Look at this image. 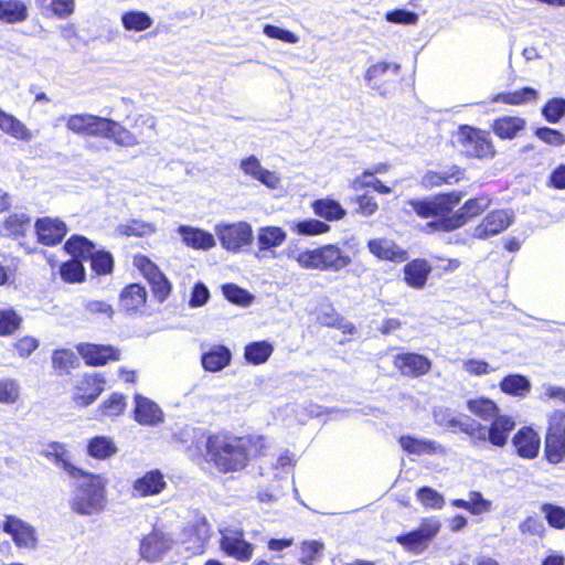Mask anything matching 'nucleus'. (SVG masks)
<instances>
[{
	"mask_svg": "<svg viewBox=\"0 0 565 565\" xmlns=\"http://www.w3.org/2000/svg\"><path fill=\"white\" fill-rule=\"evenodd\" d=\"M456 135L466 158L489 160L495 157L497 149L488 130L463 124L458 126Z\"/></svg>",
	"mask_w": 565,
	"mask_h": 565,
	"instance_id": "obj_7",
	"label": "nucleus"
},
{
	"mask_svg": "<svg viewBox=\"0 0 565 565\" xmlns=\"http://www.w3.org/2000/svg\"><path fill=\"white\" fill-rule=\"evenodd\" d=\"M499 387L507 395L524 397L531 391V383L525 375L509 374L501 379Z\"/></svg>",
	"mask_w": 565,
	"mask_h": 565,
	"instance_id": "obj_44",
	"label": "nucleus"
},
{
	"mask_svg": "<svg viewBox=\"0 0 565 565\" xmlns=\"http://www.w3.org/2000/svg\"><path fill=\"white\" fill-rule=\"evenodd\" d=\"M539 99V90L531 86H523L515 90L499 92L490 97V102L493 104H503L512 107L534 104Z\"/></svg>",
	"mask_w": 565,
	"mask_h": 565,
	"instance_id": "obj_29",
	"label": "nucleus"
},
{
	"mask_svg": "<svg viewBox=\"0 0 565 565\" xmlns=\"http://www.w3.org/2000/svg\"><path fill=\"white\" fill-rule=\"evenodd\" d=\"M154 127L150 117L139 115L130 125V129L120 122L107 118L104 139L111 140L121 148H131L143 143Z\"/></svg>",
	"mask_w": 565,
	"mask_h": 565,
	"instance_id": "obj_6",
	"label": "nucleus"
},
{
	"mask_svg": "<svg viewBox=\"0 0 565 565\" xmlns=\"http://www.w3.org/2000/svg\"><path fill=\"white\" fill-rule=\"evenodd\" d=\"M386 21L395 24H416L418 14L406 9H394L385 13Z\"/></svg>",
	"mask_w": 565,
	"mask_h": 565,
	"instance_id": "obj_64",
	"label": "nucleus"
},
{
	"mask_svg": "<svg viewBox=\"0 0 565 565\" xmlns=\"http://www.w3.org/2000/svg\"><path fill=\"white\" fill-rule=\"evenodd\" d=\"M287 238L286 232L279 226L260 227L257 235L259 252L280 246Z\"/></svg>",
	"mask_w": 565,
	"mask_h": 565,
	"instance_id": "obj_48",
	"label": "nucleus"
},
{
	"mask_svg": "<svg viewBox=\"0 0 565 565\" xmlns=\"http://www.w3.org/2000/svg\"><path fill=\"white\" fill-rule=\"evenodd\" d=\"M76 351L85 365L90 367L105 366L121 360V350L113 344L81 342L76 345Z\"/></svg>",
	"mask_w": 565,
	"mask_h": 565,
	"instance_id": "obj_16",
	"label": "nucleus"
},
{
	"mask_svg": "<svg viewBox=\"0 0 565 565\" xmlns=\"http://www.w3.org/2000/svg\"><path fill=\"white\" fill-rule=\"evenodd\" d=\"M29 18V8L23 0H0V21L8 24L22 23Z\"/></svg>",
	"mask_w": 565,
	"mask_h": 565,
	"instance_id": "obj_37",
	"label": "nucleus"
},
{
	"mask_svg": "<svg viewBox=\"0 0 565 565\" xmlns=\"http://www.w3.org/2000/svg\"><path fill=\"white\" fill-rule=\"evenodd\" d=\"M90 268L97 276H107L114 271L115 260L110 252L95 250L89 259Z\"/></svg>",
	"mask_w": 565,
	"mask_h": 565,
	"instance_id": "obj_53",
	"label": "nucleus"
},
{
	"mask_svg": "<svg viewBox=\"0 0 565 565\" xmlns=\"http://www.w3.org/2000/svg\"><path fill=\"white\" fill-rule=\"evenodd\" d=\"M430 271L431 266L426 259H413L404 266V281L412 288L420 289L426 285Z\"/></svg>",
	"mask_w": 565,
	"mask_h": 565,
	"instance_id": "obj_32",
	"label": "nucleus"
},
{
	"mask_svg": "<svg viewBox=\"0 0 565 565\" xmlns=\"http://www.w3.org/2000/svg\"><path fill=\"white\" fill-rule=\"evenodd\" d=\"M388 169H390L388 163H385V162L376 163L372 168L365 169L359 175H356L353 179L351 186L354 190H363L366 188H372L375 192H377L380 194H390L392 192V188L384 184L381 180L374 178L372 180V182H366L367 178H372L375 174H383V173L387 172Z\"/></svg>",
	"mask_w": 565,
	"mask_h": 565,
	"instance_id": "obj_31",
	"label": "nucleus"
},
{
	"mask_svg": "<svg viewBox=\"0 0 565 565\" xmlns=\"http://www.w3.org/2000/svg\"><path fill=\"white\" fill-rule=\"evenodd\" d=\"M173 545L172 536L160 526L152 529L141 536L139 542V555L149 563H156L171 550Z\"/></svg>",
	"mask_w": 565,
	"mask_h": 565,
	"instance_id": "obj_11",
	"label": "nucleus"
},
{
	"mask_svg": "<svg viewBox=\"0 0 565 565\" xmlns=\"http://www.w3.org/2000/svg\"><path fill=\"white\" fill-rule=\"evenodd\" d=\"M3 531L12 537L19 548H34L36 546L38 540L34 529L14 515L6 516Z\"/></svg>",
	"mask_w": 565,
	"mask_h": 565,
	"instance_id": "obj_24",
	"label": "nucleus"
},
{
	"mask_svg": "<svg viewBox=\"0 0 565 565\" xmlns=\"http://www.w3.org/2000/svg\"><path fill=\"white\" fill-rule=\"evenodd\" d=\"M127 407V398L122 393L114 392L97 407L98 419L114 418L122 415Z\"/></svg>",
	"mask_w": 565,
	"mask_h": 565,
	"instance_id": "obj_40",
	"label": "nucleus"
},
{
	"mask_svg": "<svg viewBox=\"0 0 565 565\" xmlns=\"http://www.w3.org/2000/svg\"><path fill=\"white\" fill-rule=\"evenodd\" d=\"M107 118L88 113L73 114L66 118L65 126L79 137L104 139Z\"/></svg>",
	"mask_w": 565,
	"mask_h": 565,
	"instance_id": "obj_14",
	"label": "nucleus"
},
{
	"mask_svg": "<svg viewBox=\"0 0 565 565\" xmlns=\"http://www.w3.org/2000/svg\"><path fill=\"white\" fill-rule=\"evenodd\" d=\"M463 193L460 191H450L436 194L433 199H414L407 204L420 218L427 220L437 217L444 220L450 216L454 206L460 203Z\"/></svg>",
	"mask_w": 565,
	"mask_h": 565,
	"instance_id": "obj_9",
	"label": "nucleus"
},
{
	"mask_svg": "<svg viewBox=\"0 0 565 565\" xmlns=\"http://www.w3.org/2000/svg\"><path fill=\"white\" fill-rule=\"evenodd\" d=\"M147 302V289L139 282L126 285L118 297L119 309L127 316L141 315L146 309Z\"/></svg>",
	"mask_w": 565,
	"mask_h": 565,
	"instance_id": "obj_19",
	"label": "nucleus"
},
{
	"mask_svg": "<svg viewBox=\"0 0 565 565\" xmlns=\"http://www.w3.org/2000/svg\"><path fill=\"white\" fill-rule=\"evenodd\" d=\"M40 347V341L33 335L18 338L13 344V351L20 359H29Z\"/></svg>",
	"mask_w": 565,
	"mask_h": 565,
	"instance_id": "obj_61",
	"label": "nucleus"
},
{
	"mask_svg": "<svg viewBox=\"0 0 565 565\" xmlns=\"http://www.w3.org/2000/svg\"><path fill=\"white\" fill-rule=\"evenodd\" d=\"M60 276L64 282L82 284L86 279V270L79 259H68L60 265Z\"/></svg>",
	"mask_w": 565,
	"mask_h": 565,
	"instance_id": "obj_51",
	"label": "nucleus"
},
{
	"mask_svg": "<svg viewBox=\"0 0 565 565\" xmlns=\"http://www.w3.org/2000/svg\"><path fill=\"white\" fill-rule=\"evenodd\" d=\"M34 231L39 244L53 247L63 242L68 228L60 217L42 216L35 220Z\"/></svg>",
	"mask_w": 565,
	"mask_h": 565,
	"instance_id": "obj_18",
	"label": "nucleus"
},
{
	"mask_svg": "<svg viewBox=\"0 0 565 565\" xmlns=\"http://www.w3.org/2000/svg\"><path fill=\"white\" fill-rule=\"evenodd\" d=\"M222 292L230 302L238 306H248L253 300L252 295L246 289L232 282L224 284Z\"/></svg>",
	"mask_w": 565,
	"mask_h": 565,
	"instance_id": "obj_59",
	"label": "nucleus"
},
{
	"mask_svg": "<svg viewBox=\"0 0 565 565\" xmlns=\"http://www.w3.org/2000/svg\"><path fill=\"white\" fill-rule=\"evenodd\" d=\"M52 367L57 375L70 374L72 370L78 367L79 362L76 354L71 349H56L51 355Z\"/></svg>",
	"mask_w": 565,
	"mask_h": 565,
	"instance_id": "obj_45",
	"label": "nucleus"
},
{
	"mask_svg": "<svg viewBox=\"0 0 565 565\" xmlns=\"http://www.w3.org/2000/svg\"><path fill=\"white\" fill-rule=\"evenodd\" d=\"M540 510L550 527L555 530L565 529V508L554 503H543Z\"/></svg>",
	"mask_w": 565,
	"mask_h": 565,
	"instance_id": "obj_57",
	"label": "nucleus"
},
{
	"mask_svg": "<svg viewBox=\"0 0 565 565\" xmlns=\"http://www.w3.org/2000/svg\"><path fill=\"white\" fill-rule=\"evenodd\" d=\"M274 347L266 340L248 343L244 349V358L252 365H260L268 361Z\"/></svg>",
	"mask_w": 565,
	"mask_h": 565,
	"instance_id": "obj_46",
	"label": "nucleus"
},
{
	"mask_svg": "<svg viewBox=\"0 0 565 565\" xmlns=\"http://www.w3.org/2000/svg\"><path fill=\"white\" fill-rule=\"evenodd\" d=\"M449 424L452 427H458L461 433L471 438L500 448L508 444L509 437L516 426L514 418L503 413L492 418L488 427L476 420L462 423L458 419H451Z\"/></svg>",
	"mask_w": 565,
	"mask_h": 565,
	"instance_id": "obj_3",
	"label": "nucleus"
},
{
	"mask_svg": "<svg viewBox=\"0 0 565 565\" xmlns=\"http://www.w3.org/2000/svg\"><path fill=\"white\" fill-rule=\"evenodd\" d=\"M131 488L135 497H153L167 488V481L160 469H152L137 478Z\"/></svg>",
	"mask_w": 565,
	"mask_h": 565,
	"instance_id": "obj_27",
	"label": "nucleus"
},
{
	"mask_svg": "<svg viewBox=\"0 0 565 565\" xmlns=\"http://www.w3.org/2000/svg\"><path fill=\"white\" fill-rule=\"evenodd\" d=\"M216 235L223 248L237 253L253 242V230L247 222L224 224L216 227Z\"/></svg>",
	"mask_w": 565,
	"mask_h": 565,
	"instance_id": "obj_13",
	"label": "nucleus"
},
{
	"mask_svg": "<svg viewBox=\"0 0 565 565\" xmlns=\"http://www.w3.org/2000/svg\"><path fill=\"white\" fill-rule=\"evenodd\" d=\"M220 547L226 555L239 562H248L254 553V545L244 539L243 532L222 535Z\"/></svg>",
	"mask_w": 565,
	"mask_h": 565,
	"instance_id": "obj_28",
	"label": "nucleus"
},
{
	"mask_svg": "<svg viewBox=\"0 0 565 565\" xmlns=\"http://www.w3.org/2000/svg\"><path fill=\"white\" fill-rule=\"evenodd\" d=\"M511 223L512 218L505 211L493 210L475 226L472 236L487 239L505 231Z\"/></svg>",
	"mask_w": 565,
	"mask_h": 565,
	"instance_id": "obj_22",
	"label": "nucleus"
},
{
	"mask_svg": "<svg viewBox=\"0 0 565 565\" xmlns=\"http://www.w3.org/2000/svg\"><path fill=\"white\" fill-rule=\"evenodd\" d=\"M132 264L147 280L153 298L160 303L164 302L171 295L172 284L158 265L141 254L134 256Z\"/></svg>",
	"mask_w": 565,
	"mask_h": 565,
	"instance_id": "obj_10",
	"label": "nucleus"
},
{
	"mask_svg": "<svg viewBox=\"0 0 565 565\" xmlns=\"http://www.w3.org/2000/svg\"><path fill=\"white\" fill-rule=\"evenodd\" d=\"M134 401V419L138 424L143 426H153L162 422V411L154 402L140 394H135Z\"/></svg>",
	"mask_w": 565,
	"mask_h": 565,
	"instance_id": "obj_30",
	"label": "nucleus"
},
{
	"mask_svg": "<svg viewBox=\"0 0 565 565\" xmlns=\"http://www.w3.org/2000/svg\"><path fill=\"white\" fill-rule=\"evenodd\" d=\"M122 28L126 31L142 32L150 29L153 24L152 18L145 11L129 10L121 14Z\"/></svg>",
	"mask_w": 565,
	"mask_h": 565,
	"instance_id": "obj_47",
	"label": "nucleus"
},
{
	"mask_svg": "<svg viewBox=\"0 0 565 565\" xmlns=\"http://www.w3.org/2000/svg\"><path fill=\"white\" fill-rule=\"evenodd\" d=\"M466 180V169L452 164L446 170H427L420 178L419 184L425 190H433L435 188L451 186Z\"/></svg>",
	"mask_w": 565,
	"mask_h": 565,
	"instance_id": "obj_20",
	"label": "nucleus"
},
{
	"mask_svg": "<svg viewBox=\"0 0 565 565\" xmlns=\"http://www.w3.org/2000/svg\"><path fill=\"white\" fill-rule=\"evenodd\" d=\"M544 459L552 465L565 459V411L554 409L547 415L544 436Z\"/></svg>",
	"mask_w": 565,
	"mask_h": 565,
	"instance_id": "obj_8",
	"label": "nucleus"
},
{
	"mask_svg": "<svg viewBox=\"0 0 565 565\" xmlns=\"http://www.w3.org/2000/svg\"><path fill=\"white\" fill-rule=\"evenodd\" d=\"M439 530V521L426 518L422 520L418 529L396 536V542L408 551H423L428 542L437 535Z\"/></svg>",
	"mask_w": 565,
	"mask_h": 565,
	"instance_id": "obj_17",
	"label": "nucleus"
},
{
	"mask_svg": "<svg viewBox=\"0 0 565 565\" xmlns=\"http://www.w3.org/2000/svg\"><path fill=\"white\" fill-rule=\"evenodd\" d=\"M71 478L83 480L75 486L70 501L71 510L79 515H90L103 511L106 505V479L102 475L84 469Z\"/></svg>",
	"mask_w": 565,
	"mask_h": 565,
	"instance_id": "obj_2",
	"label": "nucleus"
},
{
	"mask_svg": "<svg viewBox=\"0 0 565 565\" xmlns=\"http://www.w3.org/2000/svg\"><path fill=\"white\" fill-rule=\"evenodd\" d=\"M301 268L321 271H340L351 264V257L338 245L327 244L313 249H305L296 256Z\"/></svg>",
	"mask_w": 565,
	"mask_h": 565,
	"instance_id": "obj_4",
	"label": "nucleus"
},
{
	"mask_svg": "<svg viewBox=\"0 0 565 565\" xmlns=\"http://www.w3.org/2000/svg\"><path fill=\"white\" fill-rule=\"evenodd\" d=\"M117 452L114 441L105 436H95L88 440L87 454L98 460L110 458Z\"/></svg>",
	"mask_w": 565,
	"mask_h": 565,
	"instance_id": "obj_50",
	"label": "nucleus"
},
{
	"mask_svg": "<svg viewBox=\"0 0 565 565\" xmlns=\"http://www.w3.org/2000/svg\"><path fill=\"white\" fill-rule=\"evenodd\" d=\"M0 131L20 141L28 142L32 139L31 131L20 119H18L12 114L4 111L1 108Z\"/></svg>",
	"mask_w": 565,
	"mask_h": 565,
	"instance_id": "obj_38",
	"label": "nucleus"
},
{
	"mask_svg": "<svg viewBox=\"0 0 565 565\" xmlns=\"http://www.w3.org/2000/svg\"><path fill=\"white\" fill-rule=\"evenodd\" d=\"M118 231L121 235L128 237H143L153 234L156 232V227L151 223L131 218L127 221L125 224L119 225Z\"/></svg>",
	"mask_w": 565,
	"mask_h": 565,
	"instance_id": "obj_55",
	"label": "nucleus"
},
{
	"mask_svg": "<svg viewBox=\"0 0 565 565\" xmlns=\"http://www.w3.org/2000/svg\"><path fill=\"white\" fill-rule=\"evenodd\" d=\"M232 354L225 345H213L201 356L202 366L207 372H218L231 363Z\"/></svg>",
	"mask_w": 565,
	"mask_h": 565,
	"instance_id": "obj_34",
	"label": "nucleus"
},
{
	"mask_svg": "<svg viewBox=\"0 0 565 565\" xmlns=\"http://www.w3.org/2000/svg\"><path fill=\"white\" fill-rule=\"evenodd\" d=\"M31 227V217L25 213H11L1 224V230L7 237L22 238Z\"/></svg>",
	"mask_w": 565,
	"mask_h": 565,
	"instance_id": "obj_39",
	"label": "nucleus"
},
{
	"mask_svg": "<svg viewBox=\"0 0 565 565\" xmlns=\"http://www.w3.org/2000/svg\"><path fill=\"white\" fill-rule=\"evenodd\" d=\"M40 10L58 19H66L75 11V0H35Z\"/></svg>",
	"mask_w": 565,
	"mask_h": 565,
	"instance_id": "obj_49",
	"label": "nucleus"
},
{
	"mask_svg": "<svg viewBox=\"0 0 565 565\" xmlns=\"http://www.w3.org/2000/svg\"><path fill=\"white\" fill-rule=\"evenodd\" d=\"M63 248L73 259H79L81 263L89 260L96 250L94 242L79 234L71 235L65 241Z\"/></svg>",
	"mask_w": 565,
	"mask_h": 565,
	"instance_id": "obj_33",
	"label": "nucleus"
},
{
	"mask_svg": "<svg viewBox=\"0 0 565 565\" xmlns=\"http://www.w3.org/2000/svg\"><path fill=\"white\" fill-rule=\"evenodd\" d=\"M106 379L99 372L84 373L73 388V402L79 407L92 405L104 392Z\"/></svg>",
	"mask_w": 565,
	"mask_h": 565,
	"instance_id": "obj_15",
	"label": "nucleus"
},
{
	"mask_svg": "<svg viewBox=\"0 0 565 565\" xmlns=\"http://www.w3.org/2000/svg\"><path fill=\"white\" fill-rule=\"evenodd\" d=\"M204 446L206 462L224 475L245 469L252 459L265 456L268 449L262 435L235 436L224 430L209 434Z\"/></svg>",
	"mask_w": 565,
	"mask_h": 565,
	"instance_id": "obj_1",
	"label": "nucleus"
},
{
	"mask_svg": "<svg viewBox=\"0 0 565 565\" xmlns=\"http://www.w3.org/2000/svg\"><path fill=\"white\" fill-rule=\"evenodd\" d=\"M399 74L401 64L380 61L366 68L364 79L372 89L385 95L399 81Z\"/></svg>",
	"mask_w": 565,
	"mask_h": 565,
	"instance_id": "obj_12",
	"label": "nucleus"
},
{
	"mask_svg": "<svg viewBox=\"0 0 565 565\" xmlns=\"http://www.w3.org/2000/svg\"><path fill=\"white\" fill-rule=\"evenodd\" d=\"M467 408L476 417L488 422L501 413L499 405L486 396L475 397L467 401Z\"/></svg>",
	"mask_w": 565,
	"mask_h": 565,
	"instance_id": "obj_43",
	"label": "nucleus"
},
{
	"mask_svg": "<svg viewBox=\"0 0 565 565\" xmlns=\"http://www.w3.org/2000/svg\"><path fill=\"white\" fill-rule=\"evenodd\" d=\"M290 228L294 233L302 236H316L330 231V226L326 222L316 218L296 222Z\"/></svg>",
	"mask_w": 565,
	"mask_h": 565,
	"instance_id": "obj_54",
	"label": "nucleus"
},
{
	"mask_svg": "<svg viewBox=\"0 0 565 565\" xmlns=\"http://www.w3.org/2000/svg\"><path fill=\"white\" fill-rule=\"evenodd\" d=\"M511 443L515 454L523 459H534L539 456L541 438L531 426H522L513 435Z\"/></svg>",
	"mask_w": 565,
	"mask_h": 565,
	"instance_id": "obj_23",
	"label": "nucleus"
},
{
	"mask_svg": "<svg viewBox=\"0 0 565 565\" xmlns=\"http://www.w3.org/2000/svg\"><path fill=\"white\" fill-rule=\"evenodd\" d=\"M20 398V385L17 380H0V404H15Z\"/></svg>",
	"mask_w": 565,
	"mask_h": 565,
	"instance_id": "obj_62",
	"label": "nucleus"
},
{
	"mask_svg": "<svg viewBox=\"0 0 565 565\" xmlns=\"http://www.w3.org/2000/svg\"><path fill=\"white\" fill-rule=\"evenodd\" d=\"M313 213L327 222L340 221L345 217L347 211L332 198L317 199L311 203Z\"/></svg>",
	"mask_w": 565,
	"mask_h": 565,
	"instance_id": "obj_35",
	"label": "nucleus"
},
{
	"mask_svg": "<svg viewBox=\"0 0 565 565\" xmlns=\"http://www.w3.org/2000/svg\"><path fill=\"white\" fill-rule=\"evenodd\" d=\"M398 444L405 452L416 456L434 455L439 449L438 444L434 440L418 439L409 435L399 436Z\"/></svg>",
	"mask_w": 565,
	"mask_h": 565,
	"instance_id": "obj_41",
	"label": "nucleus"
},
{
	"mask_svg": "<svg viewBox=\"0 0 565 565\" xmlns=\"http://www.w3.org/2000/svg\"><path fill=\"white\" fill-rule=\"evenodd\" d=\"M543 118L550 124H557L565 116V98L553 97L541 108Z\"/></svg>",
	"mask_w": 565,
	"mask_h": 565,
	"instance_id": "obj_56",
	"label": "nucleus"
},
{
	"mask_svg": "<svg viewBox=\"0 0 565 565\" xmlns=\"http://www.w3.org/2000/svg\"><path fill=\"white\" fill-rule=\"evenodd\" d=\"M534 136L542 142L552 147H561L565 145V135L558 129L546 126L539 127L535 129Z\"/></svg>",
	"mask_w": 565,
	"mask_h": 565,
	"instance_id": "obj_63",
	"label": "nucleus"
},
{
	"mask_svg": "<svg viewBox=\"0 0 565 565\" xmlns=\"http://www.w3.org/2000/svg\"><path fill=\"white\" fill-rule=\"evenodd\" d=\"M22 323L23 318L14 308L0 309V337L15 334Z\"/></svg>",
	"mask_w": 565,
	"mask_h": 565,
	"instance_id": "obj_52",
	"label": "nucleus"
},
{
	"mask_svg": "<svg viewBox=\"0 0 565 565\" xmlns=\"http://www.w3.org/2000/svg\"><path fill=\"white\" fill-rule=\"evenodd\" d=\"M526 119L515 115H503L492 120L490 129L500 140L519 138L526 129Z\"/></svg>",
	"mask_w": 565,
	"mask_h": 565,
	"instance_id": "obj_25",
	"label": "nucleus"
},
{
	"mask_svg": "<svg viewBox=\"0 0 565 565\" xmlns=\"http://www.w3.org/2000/svg\"><path fill=\"white\" fill-rule=\"evenodd\" d=\"M179 233L184 244L191 248L210 249L215 245L213 235L206 231L182 225Z\"/></svg>",
	"mask_w": 565,
	"mask_h": 565,
	"instance_id": "obj_36",
	"label": "nucleus"
},
{
	"mask_svg": "<svg viewBox=\"0 0 565 565\" xmlns=\"http://www.w3.org/2000/svg\"><path fill=\"white\" fill-rule=\"evenodd\" d=\"M323 548L324 544L319 540L302 541L300 543L299 562L302 565H313V562L320 556Z\"/></svg>",
	"mask_w": 565,
	"mask_h": 565,
	"instance_id": "obj_58",
	"label": "nucleus"
},
{
	"mask_svg": "<svg viewBox=\"0 0 565 565\" xmlns=\"http://www.w3.org/2000/svg\"><path fill=\"white\" fill-rule=\"evenodd\" d=\"M490 205L491 199L488 194L468 199L457 212H451L449 217L426 223L424 231L428 234L454 232L481 215Z\"/></svg>",
	"mask_w": 565,
	"mask_h": 565,
	"instance_id": "obj_5",
	"label": "nucleus"
},
{
	"mask_svg": "<svg viewBox=\"0 0 565 565\" xmlns=\"http://www.w3.org/2000/svg\"><path fill=\"white\" fill-rule=\"evenodd\" d=\"M44 456L52 460L56 466L61 467L64 471H66L70 478L73 475L78 473L82 469L71 462L70 452L61 443H50L49 449L44 452Z\"/></svg>",
	"mask_w": 565,
	"mask_h": 565,
	"instance_id": "obj_42",
	"label": "nucleus"
},
{
	"mask_svg": "<svg viewBox=\"0 0 565 565\" xmlns=\"http://www.w3.org/2000/svg\"><path fill=\"white\" fill-rule=\"evenodd\" d=\"M369 252L379 260L401 264L407 260V252L394 241L387 238H372L367 241Z\"/></svg>",
	"mask_w": 565,
	"mask_h": 565,
	"instance_id": "obj_26",
	"label": "nucleus"
},
{
	"mask_svg": "<svg viewBox=\"0 0 565 565\" xmlns=\"http://www.w3.org/2000/svg\"><path fill=\"white\" fill-rule=\"evenodd\" d=\"M394 367L404 376L420 377L431 370V361L419 353L404 352L393 358Z\"/></svg>",
	"mask_w": 565,
	"mask_h": 565,
	"instance_id": "obj_21",
	"label": "nucleus"
},
{
	"mask_svg": "<svg viewBox=\"0 0 565 565\" xmlns=\"http://www.w3.org/2000/svg\"><path fill=\"white\" fill-rule=\"evenodd\" d=\"M417 500L426 508L439 510L445 505L444 497L430 487H422L416 492Z\"/></svg>",
	"mask_w": 565,
	"mask_h": 565,
	"instance_id": "obj_60",
	"label": "nucleus"
}]
</instances>
